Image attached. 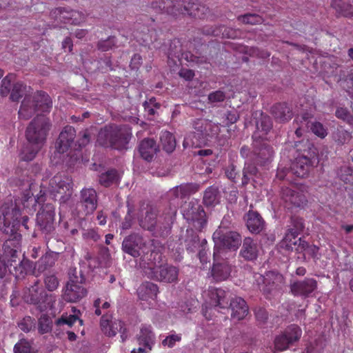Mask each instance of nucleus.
Instances as JSON below:
<instances>
[{
    "label": "nucleus",
    "instance_id": "obj_4",
    "mask_svg": "<svg viewBox=\"0 0 353 353\" xmlns=\"http://www.w3.org/2000/svg\"><path fill=\"white\" fill-rule=\"evenodd\" d=\"M132 136L131 129L127 125H110L101 129L97 141L103 146H111L117 150L125 148Z\"/></svg>",
    "mask_w": 353,
    "mask_h": 353
},
{
    "label": "nucleus",
    "instance_id": "obj_61",
    "mask_svg": "<svg viewBox=\"0 0 353 353\" xmlns=\"http://www.w3.org/2000/svg\"><path fill=\"white\" fill-rule=\"evenodd\" d=\"M83 236L85 239H91L94 241H97L99 239V235L94 229L84 230Z\"/></svg>",
    "mask_w": 353,
    "mask_h": 353
},
{
    "label": "nucleus",
    "instance_id": "obj_43",
    "mask_svg": "<svg viewBox=\"0 0 353 353\" xmlns=\"http://www.w3.org/2000/svg\"><path fill=\"white\" fill-rule=\"evenodd\" d=\"M14 79L13 74H9L2 79L0 85V93L2 96H6L10 92L11 82Z\"/></svg>",
    "mask_w": 353,
    "mask_h": 353
},
{
    "label": "nucleus",
    "instance_id": "obj_59",
    "mask_svg": "<svg viewBox=\"0 0 353 353\" xmlns=\"http://www.w3.org/2000/svg\"><path fill=\"white\" fill-rule=\"evenodd\" d=\"M225 98V94L221 90H217L210 93L208 95V99L210 102H221Z\"/></svg>",
    "mask_w": 353,
    "mask_h": 353
},
{
    "label": "nucleus",
    "instance_id": "obj_53",
    "mask_svg": "<svg viewBox=\"0 0 353 353\" xmlns=\"http://www.w3.org/2000/svg\"><path fill=\"white\" fill-rule=\"evenodd\" d=\"M337 12L344 17H350L353 16V6L350 4H338L336 6Z\"/></svg>",
    "mask_w": 353,
    "mask_h": 353
},
{
    "label": "nucleus",
    "instance_id": "obj_47",
    "mask_svg": "<svg viewBox=\"0 0 353 353\" xmlns=\"http://www.w3.org/2000/svg\"><path fill=\"white\" fill-rule=\"evenodd\" d=\"M117 179V171L111 170L101 174L100 176V183L104 186H109Z\"/></svg>",
    "mask_w": 353,
    "mask_h": 353
},
{
    "label": "nucleus",
    "instance_id": "obj_21",
    "mask_svg": "<svg viewBox=\"0 0 353 353\" xmlns=\"http://www.w3.org/2000/svg\"><path fill=\"white\" fill-rule=\"evenodd\" d=\"M263 278L264 286L262 290L265 293H270L273 290L281 288L285 283L284 277L282 274L275 272H268Z\"/></svg>",
    "mask_w": 353,
    "mask_h": 353
},
{
    "label": "nucleus",
    "instance_id": "obj_22",
    "mask_svg": "<svg viewBox=\"0 0 353 353\" xmlns=\"http://www.w3.org/2000/svg\"><path fill=\"white\" fill-rule=\"evenodd\" d=\"M157 285L150 282L142 283L137 290L139 299L148 302L149 305H152V302L157 298Z\"/></svg>",
    "mask_w": 353,
    "mask_h": 353
},
{
    "label": "nucleus",
    "instance_id": "obj_1",
    "mask_svg": "<svg viewBox=\"0 0 353 353\" xmlns=\"http://www.w3.org/2000/svg\"><path fill=\"white\" fill-rule=\"evenodd\" d=\"M50 128L49 119L45 116L36 117L28 125L26 136L29 143L34 148L30 150L28 148L23 150L21 159L23 161H32L46 139Z\"/></svg>",
    "mask_w": 353,
    "mask_h": 353
},
{
    "label": "nucleus",
    "instance_id": "obj_40",
    "mask_svg": "<svg viewBox=\"0 0 353 353\" xmlns=\"http://www.w3.org/2000/svg\"><path fill=\"white\" fill-rule=\"evenodd\" d=\"M53 17L58 21L70 23V10L59 8L52 11Z\"/></svg>",
    "mask_w": 353,
    "mask_h": 353
},
{
    "label": "nucleus",
    "instance_id": "obj_44",
    "mask_svg": "<svg viewBox=\"0 0 353 353\" xmlns=\"http://www.w3.org/2000/svg\"><path fill=\"white\" fill-rule=\"evenodd\" d=\"M238 20L245 24L254 25L261 23L263 19L261 16L254 14H247L243 16L238 17Z\"/></svg>",
    "mask_w": 353,
    "mask_h": 353
},
{
    "label": "nucleus",
    "instance_id": "obj_20",
    "mask_svg": "<svg viewBox=\"0 0 353 353\" xmlns=\"http://www.w3.org/2000/svg\"><path fill=\"white\" fill-rule=\"evenodd\" d=\"M46 296V292L39 285V282L35 281L34 285L24 290L23 299L27 303L37 305L44 301Z\"/></svg>",
    "mask_w": 353,
    "mask_h": 353
},
{
    "label": "nucleus",
    "instance_id": "obj_55",
    "mask_svg": "<svg viewBox=\"0 0 353 353\" xmlns=\"http://www.w3.org/2000/svg\"><path fill=\"white\" fill-rule=\"evenodd\" d=\"M115 45V38L111 37L105 40L100 41L98 43V48L101 51H108Z\"/></svg>",
    "mask_w": 353,
    "mask_h": 353
},
{
    "label": "nucleus",
    "instance_id": "obj_30",
    "mask_svg": "<svg viewBox=\"0 0 353 353\" xmlns=\"http://www.w3.org/2000/svg\"><path fill=\"white\" fill-rule=\"evenodd\" d=\"M272 127L271 119L268 116H262L261 119L256 123V131L254 133L252 138L255 144L257 139H263V136L266 135Z\"/></svg>",
    "mask_w": 353,
    "mask_h": 353
},
{
    "label": "nucleus",
    "instance_id": "obj_5",
    "mask_svg": "<svg viewBox=\"0 0 353 353\" xmlns=\"http://www.w3.org/2000/svg\"><path fill=\"white\" fill-rule=\"evenodd\" d=\"M150 256V258L148 259L150 262L146 263L143 259V263L141 264L145 274L148 277L167 283L174 282L177 280L179 271L175 267L168 265H157L155 262L152 261V259L156 260L157 256L159 259L161 257V255L156 252H152Z\"/></svg>",
    "mask_w": 353,
    "mask_h": 353
},
{
    "label": "nucleus",
    "instance_id": "obj_8",
    "mask_svg": "<svg viewBox=\"0 0 353 353\" xmlns=\"http://www.w3.org/2000/svg\"><path fill=\"white\" fill-rule=\"evenodd\" d=\"M181 212L184 219L196 230H201L205 226V213L198 200L192 199L185 201L181 206Z\"/></svg>",
    "mask_w": 353,
    "mask_h": 353
},
{
    "label": "nucleus",
    "instance_id": "obj_51",
    "mask_svg": "<svg viewBox=\"0 0 353 353\" xmlns=\"http://www.w3.org/2000/svg\"><path fill=\"white\" fill-rule=\"evenodd\" d=\"M340 178L345 183L353 184V170L348 167H345L341 170Z\"/></svg>",
    "mask_w": 353,
    "mask_h": 353
},
{
    "label": "nucleus",
    "instance_id": "obj_62",
    "mask_svg": "<svg viewBox=\"0 0 353 353\" xmlns=\"http://www.w3.org/2000/svg\"><path fill=\"white\" fill-rule=\"evenodd\" d=\"M133 218L131 215V210L128 209V213L121 223L122 230H128L131 228L132 224Z\"/></svg>",
    "mask_w": 353,
    "mask_h": 353
},
{
    "label": "nucleus",
    "instance_id": "obj_15",
    "mask_svg": "<svg viewBox=\"0 0 353 353\" xmlns=\"http://www.w3.org/2000/svg\"><path fill=\"white\" fill-rule=\"evenodd\" d=\"M157 208L152 205L142 208L138 218L139 225L145 230L153 232L157 225Z\"/></svg>",
    "mask_w": 353,
    "mask_h": 353
},
{
    "label": "nucleus",
    "instance_id": "obj_32",
    "mask_svg": "<svg viewBox=\"0 0 353 353\" xmlns=\"http://www.w3.org/2000/svg\"><path fill=\"white\" fill-rule=\"evenodd\" d=\"M154 334L150 326L144 325L141 328L140 334L138 336L139 345L151 350L154 343Z\"/></svg>",
    "mask_w": 353,
    "mask_h": 353
},
{
    "label": "nucleus",
    "instance_id": "obj_46",
    "mask_svg": "<svg viewBox=\"0 0 353 353\" xmlns=\"http://www.w3.org/2000/svg\"><path fill=\"white\" fill-rule=\"evenodd\" d=\"M52 327L51 319L46 315H42L39 319V331L41 334L47 333Z\"/></svg>",
    "mask_w": 353,
    "mask_h": 353
},
{
    "label": "nucleus",
    "instance_id": "obj_9",
    "mask_svg": "<svg viewBox=\"0 0 353 353\" xmlns=\"http://www.w3.org/2000/svg\"><path fill=\"white\" fill-rule=\"evenodd\" d=\"M214 241V256H216L222 249H230L236 250L241 244V236L235 232H224L221 228L217 229L213 234Z\"/></svg>",
    "mask_w": 353,
    "mask_h": 353
},
{
    "label": "nucleus",
    "instance_id": "obj_14",
    "mask_svg": "<svg viewBox=\"0 0 353 353\" xmlns=\"http://www.w3.org/2000/svg\"><path fill=\"white\" fill-rule=\"evenodd\" d=\"M122 248L125 252L134 257H137L145 253V243L143 238L137 234L126 237L123 241Z\"/></svg>",
    "mask_w": 353,
    "mask_h": 353
},
{
    "label": "nucleus",
    "instance_id": "obj_13",
    "mask_svg": "<svg viewBox=\"0 0 353 353\" xmlns=\"http://www.w3.org/2000/svg\"><path fill=\"white\" fill-rule=\"evenodd\" d=\"M54 207L47 203L42 206L37 215V222L43 233L50 234L54 230Z\"/></svg>",
    "mask_w": 353,
    "mask_h": 353
},
{
    "label": "nucleus",
    "instance_id": "obj_7",
    "mask_svg": "<svg viewBox=\"0 0 353 353\" xmlns=\"http://www.w3.org/2000/svg\"><path fill=\"white\" fill-rule=\"evenodd\" d=\"M47 193L53 196L55 199L59 195V200L60 202H66L72 194L71 179L65 175L57 174L54 176L50 180L47 190L43 192V194Z\"/></svg>",
    "mask_w": 353,
    "mask_h": 353
},
{
    "label": "nucleus",
    "instance_id": "obj_10",
    "mask_svg": "<svg viewBox=\"0 0 353 353\" xmlns=\"http://www.w3.org/2000/svg\"><path fill=\"white\" fill-rule=\"evenodd\" d=\"M6 258L9 263L8 271L16 278L23 277L24 274H28L32 270V263L26 259L21 260L17 250L11 249L9 251H6Z\"/></svg>",
    "mask_w": 353,
    "mask_h": 353
},
{
    "label": "nucleus",
    "instance_id": "obj_11",
    "mask_svg": "<svg viewBox=\"0 0 353 353\" xmlns=\"http://www.w3.org/2000/svg\"><path fill=\"white\" fill-rule=\"evenodd\" d=\"M228 292L221 288L210 286L203 293L204 299L203 307L208 308L219 307L225 308L228 303Z\"/></svg>",
    "mask_w": 353,
    "mask_h": 353
},
{
    "label": "nucleus",
    "instance_id": "obj_36",
    "mask_svg": "<svg viewBox=\"0 0 353 353\" xmlns=\"http://www.w3.org/2000/svg\"><path fill=\"white\" fill-rule=\"evenodd\" d=\"M230 272L231 268L227 263L214 264L212 270V276L216 281L227 279Z\"/></svg>",
    "mask_w": 353,
    "mask_h": 353
},
{
    "label": "nucleus",
    "instance_id": "obj_16",
    "mask_svg": "<svg viewBox=\"0 0 353 353\" xmlns=\"http://www.w3.org/2000/svg\"><path fill=\"white\" fill-rule=\"evenodd\" d=\"M317 288V282L312 278L297 281L290 284V291L294 296L307 297Z\"/></svg>",
    "mask_w": 353,
    "mask_h": 353
},
{
    "label": "nucleus",
    "instance_id": "obj_35",
    "mask_svg": "<svg viewBox=\"0 0 353 353\" xmlns=\"http://www.w3.org/2000/svg\"><path fill=\"white\" fill-rule=\"evenodd\" d=\"M298 242H299V244H301V238H298L296 232H291L288 230L285 237L281 242L280 246L281 248H284L288 251H292L297 245Z\"/></svg>",
    "mask_w": 353,
    "mask_h": 353
},
{
    "label": "nucleus",
    "instance_id": "obj_39",
    "mask_svg": "<svg viewBox=\"0 0 353 353\" xmlns=\"http://www.w3.org/2000/svg\"><path fill=\"white\" fill-rule=\"evenodd\" d=\"M203 202L208 206H213L219 203V196L218 190L213 187L208 188L204 193Z\"/></svg>",
    "mask_w": 353,
    "mask_h": 353
},
{
    "label": "nucleus",
    "instance_id": "obj_28",
    "mask_svg": "<svg viewBox=\"0 0 353 353\" xmlns=\"http://www.w3.org/2000/svg\"><path fill=\"white\" fill-rule=\"evenodd\" d=\"M265 223L256 212L250 211L247 214V227L252 233H259L264 228Z\"/></svg>",
    "mask_w": 353,
    "mask_h": 353
},
{
    "label": "nucleus",
    "instance_id": "obj_63",
    "mask_svg": "<svg viewBox=\"0 0 353 353\" xmlns=\"http://www.w3.org/2000/svg\"><path fill=\"white\" fill-rule=\"evenodd\" d=\"M179 76L186 81L192 80L194 77L193 70L188 68H182L179 72Z\"/></svg>",
    "mask_w": 353,
    "mask_h": 353
},
{
    "label": "nucleus",
    "instance_id": "obj_38",
    "mask_svg": "<svg viewBox=\"0 0 353 353\" xmlns=\"http://www.w3.org/2000/svg\"><path fill=\"white\" fill-rule=\"evenodd\" d=\"M200 188V185L196 183H185L176 187L174 194L178 197H185L189 194L195 193Z\"/></svg>",
    "mask_w": 353,
    "mask_h": 353
},
{
    "label": "nucleus",
    "instance_id": "obj_25",
    "mask_svg": "<svg viewBox=\"0 0 353 353\" xmlns=\"http://www.w3.org/2000/svg\"><path fill=\"white\" fill-rule=\"evenodd\" d=\"M232 317L238 321L244 319L248 314V307L241 297H235L230 302Z\"/></svg>",
    "mask_w": 353,
    "mask_h": 353
},
{
    "label": "nucleus",
    "instance_id": "obj_52",
    "mask_svg": "<svg viewBox=\"0 0 353 353\" xmlns=\"http://www.w3.org/2000/svg\"><path fill=\"white\" fill-rule=\"evenodd\" d=\"M310 128L314 134L321 138H324L327 134V130L324 128L323 124L319 122L313 123Z\"/></svg>",
    "mask_w": 353,
    "mask_h": 353
},
{
    "label": "nucleus",
    "instance_id": "obj_42",
    "mask_svg": "<svg viewBox=\"0 0 353 353\" xmlns=\"http://www.w3.org/2000/svg\"><path fill=\"white\" fill-rule=\"evenodd\" d=\"M333 139L338 144L343 145L348 142L351 139V134L347 130L338 129L333 134Z\"/></svg>",
    "mask_w": 353,
    "mask_h": 353
},
{
    "label": "nucleus",
    "instance_id": "obj_19",
    "mask_svg": "<svg viewBox=\"0 0 353 353\" xmlns=\"http://www.w3.org/2000/svg\"><path fill=\"white\" fill-rule=\"evenodd\" d=\"M281 198L287 203L294 206L300 207L306 202V196L303 191H299L297 187L292 188H283Z\"/></svg>",
    "mask_w": 353,
    "mask_h": 353
},
{
    "label": "nucleus",
    "instance_id": "obj_49",
    "mask_svg": "<svg viewBox=\"0 0 353 353\" xmlns=\"http://www.w3.org/2000/svg\"><path fill=\"white\" fill-rule=\"evenodd\" d=\"M257 172L256 168L250 163H246L243 169V176L242 179V183L245 185L248 183L249 176L255 175Z\"/></svg>",
    "mask_w": 353,
    "mask_h": 353
},
{
    "label": "nucleus",
    "instance_id": "obj_26",
    "mask_svg": "<svg viewBox=\"0 0 353 353\" xmlns=\"http://www.w3.org/2000/svg\"><path fill=\"white\" fill-rule=\"evenodd\" d=\"M259 253V246L257 243L250 237H246L243 240V246L241 250V255L246 260L255 259Z\"/></svg>",
    "mask_w": 353,
    "mask_h": 353
},
{
    "label": "nucleus",
    "instance_id": "obj_56",
    "mask_svg": "<svg viewBox=\"0 0 353 353\" xmlns=\"http://www.w3.org/2000/svg\"><path fill=\"white\" fill-rule=\"evenodd\" d=\"M70 23L79 24L85 19L84 14L79 11L70 10Z\"/></svg>",
    "mask_w": 353,
    "mask_h": 353
},
{
    "label": "nucleus",
    "instance_id": "obj_58",
    "mask_svg": "<svg viewBox=\"0 0 353 353\" xmlns=\"http://www.w3.org/2000/svg\"><path fill=\"white\" fill-rule=\"evenodd\" d=\"M181 337L178 334H171L167 336L162 342L163 345L165 346H168L169 347H172L174 345L176 342H178L181 340Z\"/></svg>",
    "mask_w": 353,
    "mask_h": 353
},
{
    "label": "nucleus",
    "instance_id": "obj_60",
    "mask_svg": "<svg viewBox=\"0 0 353 353\" xmlns=\"http://www.w3.org/2000/svg\"><path fill=\"white\" fill-rule=\"evenodd\" d=\"M335 115L338 119H342L346 122L351 117L350 112L346 108H337Z\"/></svg>",
    "mask_w": 353,
    "mask_h": 353
},
{
    "label": "nucleus",
    "instance_id": "obj_24",
    "mask_svg": "<svg viewBox=\"0 0 353 353\" xmlns=\"http://www.w3.org/2000/svg\"><path fill=\"white\" fill-rule=\"evenodd\" d=\"M311 161L305 156L299 157L292 163L290 172L298 177H305L307 175Z\"/></svg>",
    "mask_w": 353,
    "mask_h": 353
},
{
    "label": "nucleus",
    "instance_id": "obj_2",
    "mask_svg": "<svg viewBox=\"0 0 353 353\" xmlns=\"http://www.w3.org/2000/svg\"><path fill=\"white\" fill-rule=\"evenodd\" d=\"M193 126L195 132L185 137L183 143L185 148L206 144L208 141L215 139L220 132L219 125L207 119H197Z\"/></svg>",
    "mask_w": 353,
    "mask_h": 353
},
{
    "label": "nucleus",
    "instance_id": "obj_33",
    "mask_svg": "<svg viewBox=\"0 0 353 353\" xmlns=\"http://www.w3.org/2000/svg\"><path fill=\"white\" fill-rule=\"evenodd\" d=\"M55 261L56 255L54 253H46L35 263L34 268V273L37 272L40 274L45 272L48 268L52 267L55 263Z\"/></svg>",
    "mask_w": 353,
    "mask_h": 353
},
{
    "label": "nucleus",
    "instance_id": "obj_54",
    "mask_svg": "<svg viewBox=\"0 0 353 353\" xmlns=\"http://www.w3.org/2000/svg\"><path fill=\"white\" fill-rule=\"evenodd\" d=\"M77 321H79L78 317L74 314V315H70V316H62L61 318L59 319L57 321V324L58 325L66 324L68 326H72ZM79 322L81 324L82 323V321L79 320Z\"/></svg>",
    "mask_w": 353,
    "mask_h": 353
},
{
    "label": "nucleus",
    "instance_id": "obj_64",
    "mask_svg": "<svg viewBox=\"0 0 353 353\" xmlns=\"http://www.w3.org/2000/svg\"><path fill=\"white\" fill-rule=\"evenodd\" d=\"M185 243L187 249L192 252L199 245V241L197 236L193 235L191 239H187Z\"/></svg>",
    "mask_w": 353,
    "mask_h": 353
},
{
    "label": "nucleus",
    "instance_id": "obj_45",
    "mask_svg": "<svg viewBox=\"0 0 353 353\" xmlns=\"http://www.w3.org/2000/svg\"><path fill=\"white\" fill-rule=\"evenodd\" d=\"M44 283L46 288L49 291L55 290L59 284L57 277L53 274H46L44 277Z\"/></svg>",
    "mask_w": 353,
    "mask_h": 353
},
{
    "label": "nucleus",
    "instance_id": "obj_37",
    "mask_svg": "<svg viewBox=\"0 0 353 353\" xmlns=\"http://www.w3.org/2000/svg\"><path fill=\"white\" fill-rule=\"evenodd\" d=\"M160 140L164 150L168 153L174 151L176 148V140L172 134L168 131L161 132Z\"/></svg>",
    "mask_w": 353,
    "mask_h": 353
},
{
    "label": "nucleus",
    "instance_id": "obj_31",
    "mask_svg": "<svg viewBox=\"0 0 353 353\" xmlns=\"http://www.w3.org/2000/svg\"><path fill=\"white\" fill-rule=\"evenodd\" d=\"M123 325V323L119 320H115L110 323L108 319H105L104 316H103L101 320V330L105 334L109 336H114L117 334V332H121Z\"/></svg>",
    "mask_w": 353,
    "mask_h": 353
},
{
    "label": "nucleus",
    "instance_id": "obj_18",
    "mask_svg": "<svg viewBox=\"0 0 353 353\" xmlns=\"http://www.w3.org/2000/svg\"><path fill=\"white\" fill-rule=\"evenodd\" d=\"M76 131L72 126H65L61 132L56 143V150L60 154L66 152L73 144Z\"/></svg>",
    "mask_w": 353,
    "mask_h": 353
},
{
    "label": "nucleus",
    "instance_id": "obj_17",
    "mask_svg": "<svg viewBox=\"0 0 353 353\" xmlns=\"http://www.w3.org/2000/svg\"><path fill=\"white\" fill-rule=\"evenodd\" d=\"M86 294L85 288L77 280L71 278L63 293V298L68 302H77Z\"/></svg>",
    "mask_w": 353,
    "mask_h": 353
},
{
    "label": "nucleus",
    "instance_id": "obj_41",
    "mask_svg": "<svg viewBox=\"0 0 353 353\" xmlns=\"http://www.w3.org/2000/svg\"><path fill=\"white\" fill-rule=\"evenodd\" d=\"M27 87L22 83H16L11 91L10 99L13 101H17L26 92Z\"/></svg>",
    "mask_w": 353,
    "mask_h": 353
},
{
    "label": "nucleus",
    "instance_id": "obj_27",
    "mask_svg": "<svg viewBox=\"0 0 353 353\" xmlns=\"http://www.w3.org/2000/svg\"><path fill=\"white\" fill-rule=\"evenodd\" d=\"M139 151L143 159L151 161L157 152L156 142L152 139H143L139 145Z\"/></svg>",
    "mask_w": 353,
    "mask_h": 353
},
{
    "label": "nucleus",
    "instance_id": "obj_3",
    "mask_svg": "<svg viewBox=\"0 0 353 353\" xmlns=\"http://www.w3.org/2000/svg\"><path fill=\"white\" fill-rule=\"evenodd\" d=\"M52 105V101L48 94L39 91L33 96L26 97L22 101L19 110V117L28 120L34 114L37 117L43 116L42 114L49 112Z\"/></svg>",
    "mask_w": 353,
    "mask_h": 353
},
{
    "label": "nucleus",
    "instance_id": "obj_48",
    "mask_svg": "<svg viewBox=\"0 0 353 353\" xmlns=\"http://www.w3.org/2000/svg\"><path fill=\"white\" fill-rule=\"evenodd\" d=\"M31 345L26 339L20 340L14 347V353H29Z\"/></svg>",
    "mask_w": 353,
    "mask_h": 353
},
{
    "label": "nucleus",
    "instance_id": "obj_50",
    "mask_svg": "<svg viewBox=\"0 0 353 353\" xmlns=\"http://www.w3.org/2000/svg\"><path fill=\"white\" fill-rule=\"evenodd\" d=\"M35 325L34 320L32 319L30 316L25 317L19 323V328L25 332H28L32 330Z\"/></svg>",
    "mask_w": 353,
    "mask_h": 353
},
{
    "label": "nucleus",
    "instance_id": "obj_34",
    "mask_svg": "<svg viewBox=\"0 0 353 353\" xmlns=\"http://www.w3.org/2000/svg\"><path fill=\"white\" fill-rule=\"evenodd\" d=\"M254 146L256 148L255 152L261 162L268 161L272 157V149L265 143H261L260 139H257L256 144L254 141Z\"/></svg>",
    "mask_w": 353,
    "mask_h": 353
},
{
    "label": "nucleus",
    "instance_id": "obj_6",
    "mask_svg": "<svg viewBox=\"0 0 353 353\" xmlns=\"http://www.w3.org/2000/svg\"><path fill=\"white\" fill-rule=\"evenodd\" d=\"M20 212L12 201L5 203L0 208V230L8 235L13 234L20 223Z\"/></svg>",
    "mask_w": 353,
    "mask_h": 353
},
{
    "label": "nucleus",
    "instance_id": "obj_12",
    "mask_svg": "<svg viewBox=\"0 0 353 353\" xmlns=\"http://www.w3.org/2000/svg\"><path fill=\"white\" fill-rule=\"evenodd\" d=\"M302 332L296 325H291L286 328L283 334L276 337L274 347L276 350L283 351L288 346L297 341L301 336Z\"/></svg>",
    "mask_w": 353,
    "mask_h": 353
},
{
    "label": "nucleus",
    "instance_id": "obj_57",
    "mask_svg": "<svg viewBox=\"0 0 353 353\" xmlns=\"http://www.w3.org/2000/svg\"><path fill=\"white\" fill-rule=\"evenodd\" d=\"M292 223L293 227L290 228L288 230L291 232H296V234L299 235V232L302 231L303 228V223L302 219L298 217L292 218Z\"/></svg>",
    "mask_w": 353,
    "mask_h": 353
},
{
    "label": "nucleus",
    "instance_id": "obj_29",
    "mask_svg": "<svg viewBox=\"0 0 353 353\" xmlns=\"http://www.w3.org/2000/svg\"><path fill=\"white\" fill-rule=\"evenodd\" d=\"M272 112L275 119L279 123H284L292 117V110L285 103H279L274 105Z\"/></svg>",
    "mask_w": 353,
    "mask_h": 353
},
{
    "label": "nucleus",
    "instance_id": "obj_23",
    "mask_svg": "<svg viewBox=\"0 0 353 353\" xmlns=\"http://www.w3.org/2000/svg\"><path fill=\"white\" fill-rule=\"evenodd\" d=\"M81 203L86 214H92L97 207V195L92 188H85L81 191Z\"/></svg>",
    "mask_w": 353,
    "mask_h": 353
}]
</instances>
